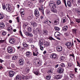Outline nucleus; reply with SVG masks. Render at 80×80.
<instances>
[{
	"label": "nucleus",
	"mask_w": 80,
	"mask_h": 80,
	"mask_svg": "<svg viewBox=\"0 0 80 80\" xmlns=\"http://www.w3.org/2000/svg\"><path fill=\"white\" fill-rule=\"evenodd\" d=\"M57 4H56L55 2L52 1H50L49 3V6L51 7V10L53 12V13H56L57 12V10L55 9L57 8Z\"/></svg>",
	"instance_id": "f257e3e1"
},
{
	"label": "nucleus",
	"mask_w": 80,
	"mask_h": 80,
	"mask_svg": "<svg viewBox=\"0 0 80 80\" xmlns=\"http://www.w3.org/2000/svg\"><path fill=\"white\" fill-rule=\"evenodd\" d=\"M52 59L54 63H57L58 60V56L56 53H52L50 56Z\"/></svg>",
	"instance_id": "f03ea898"
},
{
	"label": "nucleus",
	"mask_w": 80,
	"mask_h": 80,
	"mask_svg": "<svg viewBox=\"0 0 80 80\" xmlns=\"http://www.w3.org/2000/svg\"><path fill=\"white\" fill-rule=\"evenodd\" d=\"M5 8L7 12H10L12 10L11 5L10 4H6L5 6Z\"/></svg>",
	"instance_id": "7ed1b4c3"
},
{
	"label": "nucleus",
	"mask_w": 80,
	"mask_h": 80,
	"mask_svg": "<svg viewBox=\"0 0 80 80\" xmlns=\"http://www.w3.org/2000/svg\"><path fill=\"white\" fill-rule=\"evenodd\" d=\"M63 71H64V69L61 68H59L58 69L57 72L58 73L61 74V73H62L63 72Z\"/></svg>",
	"instance_id": "20e7f679"
},
{
	"label": "nucleus",
	"mask_w": 80,
	"mask_h": 80,
	"mask_svg": "<svg viewBox=\"0 0 80 80\" xmlns=\"http://www.w3.org/2000/svg\"><path fill=\"white\" fill-rule=\"evenodd\" d=\"M19 63L20 65H23L25 63V60L23 59H20L19 61Z\"/></svg>",
	"instance_id": "39448f33"
},
{
	"label": "nucleus",
	"mask_w": 80,
	"mask_h": 80,
	"mask_svg": "<svg viewBox=\"0 0 80 80\" xmlns=\"http://www.w3.org/2000/svg\"><path fill=\"white\" fill-rule=\"evenodd\" d=\"M9 74L10 77H13L15 75V72L13 71H10L9 72Z\"/></svg>",
	"instance_id": "423d86ee"
},
{
	"label": "nucleus",
	"mask_w": 80,
	"mask_h": 80,
	"mask_svg": "<svg viewBox=\"0 0 80 80\" xmlns=\"http://www.w3.org/2000/svg\"><path fill=\"white\" fill-rule=\"evenodd\" d=\"M57 51L59 52H61L62 53V47L60 46H58L56 48Z\"/></svg>",
	"instance_id": "0eeeda50"
},
{
	"label": "nucleus",
	"mask_w": 80,
	"mask_h": 80,
	"mask_svg": "<svg viewBox=\"0 0 80 80\" xmlns=\"http://www.w3.org/2000/svg\"><path fill=\"white\" fill-rule=\"evenodd\" d=\"M65 45L67 47H72V43L70 42H66Z\"/></svg>",
	"instance_id": "6e6552de"
},
{
	"label": "nucleus",
	"mask_w": 80,
	"mask_h": 80,
	"mask_svg": "<svg viewBox=\"0 0 80 80\" xmlns=\"http://www.w3.org/2000/svg\"><path fill=\"white\" fill-rule=\"evenodd\" d=\"M34 15L36 17H38V16H39L40 14L39 13V12L38 10H36L35 11Z\"/></svg>",
	"instance_id": "1a4fd4ad"
},
{
	"label": "nucleus",
	"mask_w": 80,
	"mask_h": 80,
	"mask_svg": "<svg viewBox=\"0 0 80 80\" xmlns=\"http://www.w3.org/2000/svg\"><path fill=\"white\" fill-rule=\"evenodd\" d=\"M8 53H11L12 52H13V49L11 47H10L8 48Z\"/></svg>",
	"instance_id": "9d476101"
},
{
	"label": "nucleus",
	"mask_w": 80,
	"mask_h": 80,
	"mask_svg": "<svg viewBox=\"0 0 80 80\" xmlns=\"http://www.w3.org/2000/svg\"><path fill=\"white\" fill-rule=\"evenodd\" d=\"M38 52L37 50H35L34 51H33V56H36L37 57V55H38Z\"/></svg>",
	"instance_id": "9b49d317"
},
{
	"label": "nucleus",
	"mask_w": 80,
	"mask_h": 80,
	"mask_svg": "<svg viewBox=\"0 0 80 80\" xmlns=\"http://www.w3.org/2000/svg\"><path fill=\"white\" fill-rule=\"evenodd\" d=\"M26 55L27 57H30L31 55H32V52L29 51L27 52L26 53Z\"/></svg>",
	"instance_id": "f8f14e48"
},
{
	"label": "nucleus",
	"mask_w": 80,
	"mask_h": 80,
	"mask_svg": "<svg viewBox=\"0 0 80 80\" xmlns=\"http://www.w3.org/2000/svg\"><path fill=\"white\" fill-rule=\"evenodd\" d=\"M5 27V25L3 22H1L0 23V28H3Z\"/></svg>",
	"instance_id": "ddd939ff"
},
{
	"label": "nucleus",
	"mask_w": 80,
	"mask_h": 80,
	"mask_svg": "<svg viewBox=\"0 0 80 80\" xmlns=\"http://www.w3.org/2000/svg\"><path fill=\"white\" fill-rule=\"evenodd\" d=\"M22 78V76L18 75L16 76V78H14L15 80H18L20 78Z\"/></svg>",
	"instance_id": "4468645a"
},
{
	"label": "nucleus",
	"mask_w": 80,
	"mask_h": 80,
	"mask_svg": "<svg viewBox=\"0 0 80 80\" xmlns=\"http://www.w3.org/2000/svg\"><path fill=\"white\" fill-rule=\"evenodd\" d=\"M18 58V55H14L12 57V59L13 60H16Z\"/></svg>",
	"instance_id": "2eb2a0df"
},
{
	"label": "nucleus",
	"mask_w": 80,
	"mask_h": 80,
	"mask_svg": "<svg viewBox=\"0 0 80 80\" xmlns=\"http://www.w3.org/2000/svg\"><path fill=\"white\" fill-rule=\"evenodd\" d=\"M8 30L11 33H12V28L11 26H9L8 27Z\"/></svg>",
	"instance_id": "dca6fc26"
},
{
	"label": "nucleus",
	"mask_w": 80,
	"mask_h": 80,
	"mask_svg": "<svg viewBox=\"0 0 80 80\" xmlns=\"http://www.w3.org/2000/svg\"><path fill=\"white\" fill-rule=\"evenodd\" d=\"M67 21V19L66 18L64 17L62 18V19L61 22L62 23H64L65 22H66V21Z\"/></svg>",
	"instance_id": "f3484780"
},
{
	"label": "nucleus",
	"mask_w": 80,
	"mask_h": 80,
	"mask_svg": "<svg viewBox=\"0 0 80 80\" xmlns=\"http://www.w3.org/2000/svg\"><path fill=\"white\" fill-rule=\"evenodd\" d=\"M50 44V42H44V46H45V47H48Z\"/></svg>",
	"instance_id": "a211bd4d"
},
{
	"label": "nucleus",
	"mask_w": 80,
	"mask_h": 80,
	"mask_svg": "<svg viewBox=\"0 0 80 80\" xmlns=\"http://www.w3.org/2000/svg\"><path fill=\"white\" fill-rule=\"evenodd\" d=\"M38 45L39 46H42L43 45V43L42 42V39H40L39 41Z\"/></svg>",
	"instance_id": "6ab92c4d"
},
{
	"label": "nucleus",
	"mask_w": 80,
	"mask_h": 80,
	"mask_svg": "<svg viewBox=\"0 0 80 80\" xmlns=\"http://www.w3.org/2000/svg\"><path fill=\"white\" fill-rule=\"evenodd\" d=\"M67 5L68 7H72V2H70V1H68L67 2Z\"/></svg>",
	"instance_id": "aec40b11"
},
{
	"label": "nucleus",
	"mask_w": 80,
	"mask_h": 80,
	"mask_svg": "<svg viewBox=\"0 0 80 80\" xmlns=\"http://www.w3.org/2000/svg\"><path fill=\"white\" fill-rule=\"evenodd\" d=\"M54 35L56 37H57L58 36H60V32H55Z\"/></svg>",
	"instance_id": "412c9836"
},
{
	"label": "nucleus",
	"mask_w": 80,
	"mask_h": 80,
	"mask_svg": "<svg viewBox=\"0 0 80 80\" xmlns=\"http://www.w3.org/2000/svg\"><path fill=\"white\" fill-rule=\"evenodd\" d=\"M14 39H12V38H11L9 40V42L11 44H13L14 43Z\"/></svg>",
	"instance_id": "4be33fe9"
},
{
	"label": "nucleus",
	"mask_w": 80,
	"mask_h": 80,
	"mask_svg": "<svg viewBox=\"0 0 80 80\" xmlns=\"http://www.w3.org/2000/svg\"><path fill=\"white\" fill-rule=\"evenodd\" d=\"M63 30L64 31H67L68 30V26H65L63 28Z\"/></svg>",
	"instance_id": "5701e85b"
},
{
	"label": "nucleus",
	"mask_w": 80,
	"mask_h": 80,
	"mask_svg": "<svg viewBox=\"0 0 80 80\" xmlns=\"http://www.w3.org/2000/svg\"><path fill=\"white\" fill-rule=\"evenodd\" d=\"M65 64L63 63H61L59 67H61L60 68H63V67H65Z\"/></svg>",
	"instance_id": "b1692460"
},
{
	"label": "nucleus",
	"mask_w": 80,
	"mask_h": 80,
	"mask_svg": "<svg viewBox=\"0 0 80 80\" xmlns=\"http://www.w3.org/2000/svg\"><path fill=\"white\" fill-rule=\"evenodd\" d=\"M4 18V15L0 13V20H2Z\"/></svg>",
	"instance_id": "393cba45"
},
{
	"label": "nucleus",
	"mask_w": 80,
	"mask_h": 80,
	"mask_svg": "<svg viewBox=\"0 0 80 80\" xmlns=\"http://www.w3.org/2000/svg\"><path fill=\"white\" fill-rule=\"evenodd\" d=\"M60 60L61 62H63L65 60V57L64 56H61L60 58Z\"/></svg>",
	"instance_id": "a878e982"
},
{
	"label": "nucleus",
	"mask_w": 80,
	"mask_h": 80,
	"mask_svg": "<svg viewBox=\"0 0 80 80\" xmlns=\"http://www.w3.org/2000/svg\"><path fill=\"white\" fill-rule=\"evenodd\" d=\"M62 78V76L59 75H58L56 76V79H60Z\"/></svg>",
	"instance_id": "bb28decb"
},
{
	"label": "nucleus",
	"mask_w": 80,
	"mask_h": 80,
	"mask_svg": "<svg viewBox=\"0 0 80 80\" xmlns=\"http://www.w3.org/2000/svg\"><path fill=\"white\" fill-rule=\"evenodd\" d=\"M31 25L33 26V27H37V24L36 22H32L31 23Z\"/></svg>",
	"instance_id": "cd10ccee"
},
{
	"label": "nucleus",
	"mask_w": 80,
	"mask_h": 80,
	"mask_svg": "<svg viewBox=\"0 0 80 80\" xmlns=\"http://www.w3.org/2000/svg\"><path fill=\"white\" fill-rule=\"evenodd\" d=\"M32 18H33V14H32L30 16L28 17V20H31L32 19Z\"/></svg>",
	"instance_id": "c85d7f7f"
},
{
	"label": "nucleus",
	"mask_w": 80,
	"mask_h": 80,
	"mask_svg": "<svg viewBox=\"0 0 80 80\" xmlns=\"http://www.w3.org/2000/svg\"><path fill=\"white\" fill-rule=\"evenodd\" d=\"M23 44V45L24 47H26V48H28V45L27 44V43L24 42Z\"/></svg>",
	"instance_id": "c756f323"
},
{
	"label": "nucleus",
	"mask_w": 80,
	"mask_h": 80,
	"mask_svg": "<svg viewBox=\"0 0 80 80\" xmlns=\"http://www.w3.org/2000/svg\"><path fill=\"white\" fill-rule=\"evenodd\" d=\"M43 34L44 35H48V32L45 30H44L43 31Z\"/></svg>",
	"instance_id": "7c9ffc66"
},
{
	"label": "nucleus",
	"mask_w": 80,
	"mask_h": 80,
	"mask_svg": "<svg viewBox=\"0 0 80 80\" xmlns=\"http://www.w3.org/2000/svg\"><path fill=\"white\" fill-rule=\"evenodd\" d=\"M40 49L41 50H42V51H43V50H44V48H45V46H44V47L43 46H39Z\"/></svg>",
	"instance_id": "2f4dec72"
},
{
	"label": "nucleus",
	"mask_w": 80,
	"mask_h": 80,
	"mask_svg": "<svg viewBox=\"0 0 80 80\" xmlns=\"http://www.w3.org/2000/svg\"><path fill=\"white\" fill-rule=\"evenodd\" d=\"M30 70V68H29L27 67L25 70V72H27V73H28L29 72V70Z\"/></svg>",
	"instance_id": "473e14b6"
},
{
	"label": "nucleus",
	"mask_w": 80,
	"mask_h": 80,
	"mask_svg": "<svg viewBox=\"0 0 80 80\" xmlns=\"http://www.w3.org/2000/svg\"><path fill=\"white\" fill-rule=\"evenodd\" d=\"M51 78V76L50 75H48L46 77V79L47 80H50Z\"/></svg>",
	"instance_id": "72a5a7b5"
},
{
	"label": "nucleus",
	"mask_w": 80,
	"mask_h": 80,
	"mask_svg": "<svg viewBox=\"0 0 80 80\" xmlns=\"http://www.w3.org/2000/svg\"><path fill=\"white\" fill-rule=\"evenodd\" d=\"M54 29L55 30L57 31H59V30H60V28H58V27H55Z\"/></svg>",
	"instance_id": "f704fd0d"
},
{
	"label": "nucleus",
	"mask_w": 80,
	"mask_h": 80,
	"mask_svg": "<svg viewBox=\"0 0 80 80\" xmlns=\"http://www.w3.org/2000/svg\"><path fill=\"white\" fill-rule=\"evenodd\" d=\"M11 67L12 69V70H14L15 67V65L13 64H11Z\"/></svg>",
	"instance_id": "c9c22d12"
},
{
	"label": "nucleus",
	"mask_w": 80,
	"mask_h": 80,
	"mask_svg": "<svg viewBox=\"0 0 80 80\" xmlns=\"http://www.w3.org/2000/svg\"><path fill=\"white\" fill-rule=\"evenodd\" d=\"M53 72V70L52 69H50L48 70V73H52Z\"/></svg>",
	"instance_id": "e433bc0d"
},
{
	"label": "nucleus",
	"mask_w": 80,
	"mask_h": 80,
	"mask_svg": "<svg viewBox=\"0 0 80 80\" xmlns=\"http://www.w3.org/2000/svg\"><path fill=\"white\" fill-rule=\"evenodd\" d=\"M33 32L34 33H37L36 29H35V28H33Z\"/></svg>",
	"instance_id": "4c0bfd02"
},
{
	"label": "nucleus",
	"mask_w": 80,
	"mask_h": 80,
	"mask_svg": "<svg viewBox=\"0 0 80 80\" xmlns=\"http://www.w3.org/2000/svg\"><path fill=\"white\" fill-rule=\"evenodd\" d=\"M27 30L29 32H31V31H32V28H31L28 27L27 28Z\"/></svg>",
	"instance_id": "58836bf2"
},
{
	"label": "nucleus",
	"mask_w": 80,
	"mask_h": 80,
	"mask_svg": "<svg viewBox=\"0 0 80 80\" xmlns=\"http://www.w3.org/2000/svg\"><path fill=\"white\" fill-rule=\"evenodd\" d=\"M70 77L71 78H73V77H74V74L72 73H71L70 74Z\"/></svg>",
	"instance_id": "ea45409f"
},
{
	"label": "nucleus",
	"mask_w": 80,
	"mask_h": 80,
	"mask_svg": "<svg viewBox=\"0 0 80 80\" xmlns=\"http://www.w3.org/2000/svg\"><path fill=\"white\" fill-rule=\"evenodd\" d=\"M6 34H7V32H5V31L3 32L2 33V35L3 36H5L6 35Z\"/></svg>",
	"instance_id": "a19ab883"
},
{
	"label": "nucleus",
	"mask_w": 80,
	"mask_h": 80,
	"mask_svg": "<svg viewBox=\"0 0 80 80\" xmlns=\"http://www.w3.org/2000/svg\"><path fill=\"white\" fill-rule=\"evenodd\" d=\"M60 3H61V1H60L58 0L57 1V5H60Z\"/></svg>",
	"instance_id": "79ce46f5"
},
{
	"label": "nucleus",
	"mask_w": 80,
	"mask_h": 80,
	"mask_svg": "<svg viewBox=\"0 0 80 80\" xmlns=\"http://www.w3.org/2000/svg\"><path fill=\"white\" fill-rule=\"evenodd\" d=\"M48 23V20H46L45 21L43 22L44 23H45L46 24H47Z\"/></svg>",
	"instance_id": "37998d69"
},
{
	"label": "nucleus",
	"mask_w": 80,
	"mask_h": 80,
	"mask_svg": "<svg viewBox=\"0 0 80 80\" xmlns=\"http://www.w3.org/2000/svg\"><path fill=\"white\" fill-rule=\"evenodd\" d=\"M72 32L75 33H76V32H77V29H72Z\"/></svg>",
	"instance_id": "c03bdc74"
},
{
	"label": "nucleus",
	"mask_w": 80,
	"mask_h": 80,
	"mask_svg": "<svg viewBox=\"0 0 80 80\" xmlns=\"http://www.w3.org/2000/svg\"><path fill=\"white\" fill-rule=\"evenodd\" d=\"M16 20L17 22L19 23L20 22V20H19V18L18 17L16 18Z\"/></svg>",
	"instance_id": "a18cd8bd"
},
{
	"label": "nucleus",
	"mask_w": 80,
	"mask_h": 80,
	"mask_svg": "<svg viewBox=\"0 0 80 80\" xmlns=\"http://www.w3.org/2000/svg\"><path fill=\"white\" fill-rule=\"evenodd\" d=\"M76 22H77V23H80V19H77L76 20Z\"/></svg>",
	"instance_id": "49530a36"
},
{
	"label": "nucleus",
	"mask_w": 80,
	"mask_h": 80,
	"mask_svg": "<svg viewBox=\"0 0 80 80\" xmlns=\"http://www.w3.org/2000/svg\"><path fill=\"white\" fill-rule=\"evenodd\" d=\"M5 42V40H0V43H3V42Z\"/></svg>",
	"instance_id": "de8ad7c7"
},
{
	"label": "nucleus",
	"mask_w": 80,
	"mask_h": 80,
	"mask_svg": "<svg viewBox=\"0 0 80 80\" xmlns=\"http://www.w3.org/2000/svg\"><path fill=\"white\" fill-rule=\"evenodd\" d=\"M28 35V36H29V37H32V36H33V34H32L31 33H29Z\"/></svg>",
	"instance_id": "09e8293b"
},
{
	"label": "nucleus",
	"mask_w": 80,
	"mask_h": 80,
	"mask_svg": "<svg viewBox=\"0 0 80 80\" xmlns=\"http://www.w3.org/2000/svg\"><path fill=\"white\" fill-rule=\"evenodd\" d=\"M20 12H21L23 13V12H24V9H21Z\"/></svg>",
	"instance_id": "8fccbe9b"
},
{
	"label": "nucleus",
	"mask_w": 80,
	"mask_h": 80,
	"mask_svg": "<svg viewBox=\"0 0 80 80\" xmlns=\"http://www.w3.org/2000/svg\"><path fill=\"white\" fill-rule=\"evenodd\" d=\"M34 74H35V75H38V74H39V73L38 71L34 72Z\"/></svg>",
	"instance_id": "3c124183"
},
{
	"label": "nucleus",
	"mask_w": 80,
	"mask_h": 80,
	"mask_svg": "<svg viewBox=\"0 0 80 80\" xmlns=\"http://www.w3.org/2000/svg\"><path fill=\"white\" fill-rule=\"evenodd\" d=\"M59 66V65H58V64H57L55 66L54 68H57Z\"/></svg>",
	"instance_id": "603ef678"
},
{
	"label": "nucleus",
	"mask_w": 80,
	"mask_h": 80,
	"mask_svg": "<svg viewBox=\"0 0 80 80\" xmlns=\"http://www.w3.org/2000/svg\"><path fill=\"white\" fill-rule=\"evenodd\" d=\"M60 15H62V16H63V15H64V13H63V12H61L60 13Z\"/></svg>",
	"instance_id": "864d4df0"
},
{
	"label": "nucleus",
	"mask_w": 80,
	"mask_h": 80,
	"mask_svg": "<svg viewBox=\"0 0 80 80\" xmlns=\"http://www.w3.org/2000/svg\"><path fill=\"white\" fill-rule=\"evenodd\" d=\"M64 2L65 6H66V7H67V4H66V1L65 0H64Z\"/></svg>",
	"instance_id": "5fc2aeb1"
},
{
	"label": "nucleus",
	"mask_w": 80,
	"mask_h": 80,
	"mask_svg": "<svg viewBox=\"0 0 80 80\" xmlns=\"http://www.w3.org/2000/svg\"><path fill=\"white\" fill-rule=\"evenodd\" d=\"M4 62V60H2V59H0V63H2V62Z\"/></svg>",
	"instance_id": "6e6d98bb"
},
{
	"label": "nucleus",
	"mask_w": 80,
	"mask_h": 80,
	"mask_svg": "<svg viewBox=\"0 0 80 80\" xmlns=\"http://www.w3.org/2000/svg\"><path fill=\"white\" fill-rule=\"evenodd\" d=\"M25 76H23V77L21 76V78H22L23 80H24V79H25Z\"/></svg>",
	"instance_id": "4d7b16f0"
},
{
	"label": "nucleus",
	"mask_w": 80,
	"mask_h": 80,
	"mask_svg": "<svg viewBox=\"0 0 80 80\" xmlns=\"http://www.w3.org/2000/svg\"><path fill=\"white\" fill-rule=\"evenodd\" d=\"M2 8L3 10L5 9V5H2Z\"/></svg>",
	"instance_id": "13d9d810"
},
{
	"label": "nucleus",
	"mask_w": 80,
	"mask_h": 80,
	"mask_svg": "<svg viewBox=\"0 0 80 80\" xmlns=\"http://www.w3.org/2000/svg\"><path fill=\"white\" fill-rule=\"evenodd\" d=\"M68 67H71V64L70 63H68Z\"/></svg>",
	"instance_id": "bf43d9fd"
},
{
	"label": "nucleus",
	"mask_w": 80,
	"mask_h": 80,
	"mask_svg": "<svg viewBox=\"0 0 80 80\" xmlns=\"http://www.w3.org/2000/svg\"><path fill=\"white\" fill-rule=\"evenodd\" d=\"M29 33H28L27 32H25V34L26 35H27V36H28V34Z\"/></svg>",
	"instance_id": "052dcab7"
},
{
	"label": "nucleus",
	"mask_w": 80,
	"mask_h": 80,
	"mask_svg": "<svg viewBox=\"0 0 80 80\" xmlns=\"http://www.w3.org/2000/svg\"><path fill=\"white\" fill-rule=\"evenodd\" d=\"M43 1H44V0H39V3H42V2H43Z\"/></svg>",
	"instance_id": "680f3d73"
},
{
	"label": "nucleus",
	"mask_w": 80,
	"mask_h": 80,
	"mask_svg": "<svg viewBox=\"0 0 80 80\" xmlns=\"http://www.w3.org/2000/svg\"><path fill=\"white\" fill-rule=\"evenodd\" d=\"M40 18L41 20H43V18H44L43 17V16H41Z\"/></svg>",
	"instance_id": "e2e57ef3"
},
{
	"label": "nucleus",
	"mask_w": 80,
	"mask_h": 80,
	"mask_svg": "<svg viewBox=\"0 0 80 80\" xmlns=\"http://www.w3.org/2000/svg\"><path fill=\"white\" fill-rule=\"evenodd\" d=\"M9 22L10 23H12V20H9Z\"/></svg>",
	"instance_id": "0e129e2a"
},
{
	"label": "nucleus",
	"mask_w": 80,
	"mask_h": 80,
	"mask_svg": "<svg viewBox=\"0 0 80 80\" xmlns=\"http://www.w3.org/2000/svg\"><path fill=\"white\" fill-rule=\"evenodd\" d=\"M31 47L32 48V49H33L34 48V45H31Z\"/></svg>",
	"instance_id": "69168bd1"
},
{
	"label": "nucleus",
	"mask_w": 80,
	"mask_h": 80,
	"mask_svg": "<svg viewBox=\"0 0 80 80\" xmlns=\"http://www.w3.org/2000/svg\"><path fill=\"white\" fill-rule=\"evenodd\" d=\"M77 70H78L77 68H75V72H77Z\"/></svg>",
	"instance_id": "338daca9"
},
{
	"label": "nucleus",
	"mask_w": 80,
	"mask_h": 80,
	"mask_svg": "<svg viewBox=\"0 0 80 80\" xmlns=\"http://www.w3.org/2000/svg\"><path fill=\"white\" fill-rule=\"evenodd\" d=\"M69 2H71V3H73V0H70Z\"/></svg>",
	"instance_id": "774afa93"
}]
</instances>
